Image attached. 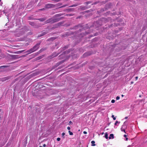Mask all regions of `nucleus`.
I'll list each match as a JSON object with an SVG mask.
<instances>
[{"mask_svg":"<svg viewBox=\"0 0 147 147\" xmlns=\"http://www.w3.org/2000/svg\"><path fill=\"white\" fill-rule=\"evenodd\" d=\"M40 44V42L37 43L32 48L27 51L26 53H28L27 54H28L35 52L38 49Z\"/></svg>","mask_w":147,"mask_h":147,"instance_id":"obj_1","label":"nucleus"},{"mask_svg":"<svg viewBox=\"0 0 147 147\" xmlns=\"http://www.w3.org/2000/svg\"><path fill=\"white\" fill-rule=\"evenodd\" d=\"M60 18L53 19L52 18H50L45 22V24L51 23H53L57 22L60 20Z\"/></svg>","mask_w":147,"mask_h":147,"instance_id":"obj_2","label":"nucleus"},{"mask_svg":"<svg viewBox=\"0 0 147 147\" xmlns=\"http://www.w3.org/2000/svg\"><path fill=\"white\" fill-rule=\"evenodd\" d=\"M54 4L52 3H48L46 4L45 8L46 9H49L54 7Z\"/></svg>","mask_w":147,"mask_h":147,"instance_id":"obj_3","label":"nucleus"},{"mask_svg":"<svg viewBox=\"0 0 147 147\" xmlns=\"http://www.w3.org/2000/svg\"><path fill=\"white\" fill-rule=\"evenodd\" d=\"M62 4L61 3H59L56 4H54V7H58L59 6H61L62 5Z\"/></svg>","mask_w":147,"mask_h":147,"instance_id":"obj_4","label":"nucleus"},{"mask_svg":"<svg viewBox=\"0 0 147 147\" xmlns=\"http://www.w3.org/2000/svg\"><path fill=\"white\" fill-rule=\"evenodd\" d=\"M59 54L58 53H53L51 57H52V58L54 57L57 56Z\"/></svg>","mask_w":147,"mask_h":147,"instance_id":"obj_5","label":"nucleus"},{"mask_svg":"<svg viewBox=\"0 0 147 147\" xmlns=\"http://www.w3.org/2000/svg\"><path fill=\"white\" fill-rule=\"evenodd\" d=\"M46 19V18H42L38 19H36L37 20H39L41 22H43Z\"/></svg>","mask_w":147,"mask_h":147,"instance_id":"obj_6","label":"nucleus"},{"mask_svg":"<svg viewBox=\"0 0 147 147\" xmlns=\"http://www.w3.org/2000/svg\"><path fill=\"white\" fill-rule=\"evenodd\" d=\"M114 138V135L113 134H111L110 135L109 137V139H113Z\"/></svg>","mask_w":147,"mask_h":147,"instance_id":"obj_7","label":"nucleus"},{"mask_svg":"<svg viewBox=\"0 0 147 147\" xmlns=\"http://www.w3.org/2000/svg\"><path fill=\"white\" fill-rule=\"evenodd\" d=\"M91 143L92 144V146H94L96 145V144H95V142L94 141H92L91 142Z\"/></svg>","mask_w":147,"mask_h":147,"instance_id":"obj_8","label":"nucleus"},{"mask_svg":"<svg viewBox=\"0 0 147 147\" xmlns=\"http://www.w3.org/2000/svg\"><path fill=\"white\" fill-rule=\"evenodd\" d=\"M29 23L30 25L32 26H34V23L33 22H29Z\"/></svg>","mask_w":147,"mask_h":147,"instance_id":"obj_9","label":"nucleus"},{"mask_svg":"<svg viewBox=\"0 0 147 147\" xmlns=\"http://www.w3.org/2000/svg\"><path fill=\"white\" fill-rule=\"evenodd\" d=\"M63 24V22H59V23H57L56 24V25L57 26H60L62 24Z\"/></svg>","mask_w":147,"mask_h":147,"instance_id":"obj_10","label":"nucleus"},{"mask_svg":"<svg viewBox=\"0 0 147 147\" xmlns=\"http://www.w3.org/2000/svg\"><path fill=\"white\" fill-rule=\"evenodd\" d=\"M47 33V32H43L42 33V34H41L40 36H39V37L41 36H43L45 35V34H46Z\"/></svg>","mask_w":147,"mask_h":147,"instance_id":"obj_11","label":"nucleus"},{"mask_svg":"<svg viewBox=\"0 0 147 147\" xmlns=\"http://www.w3.org/2000/svg\"><path fill=\"white\" fill-rule=\"evenodd\" d=\"M28 20H36V19L33 18H32V17H28Z\"/></svg>","mask_w":147,"mask_h":147,"instance_id":"obj_12","label":"nucleus"},{"mask_svg":"<svg viewBox=\"0 0 147 147\" xmlns=\"http://www.w3.org/2000/svg\"><path fill=\"white\" fill-rule=\"evenodd\" d=\"M105 137L106 139L108 138V134L107 133H106L105 134Z\"/></svg>","mask_w":147,"mask_h":147,"instance_id":"obj_13","label":"nucleus"},{"mask_svg":"<svg viewBox=\"0 0 147 147\" xmlns=\"http://www.w3.org/2000/svg\"><path fill=\"white\" fill-rule=\"evenodd\" d=\"M78 5V4H73V5H71L70 6V7H76V6H77Z\"/></svg>","mask_w":147,"mask_h":147,"instance_id":"obj_14","label":"nucleus"},{"mask_svg":"<svg viewBox=\"0 0 147 147\" xmlns=\"http://www.w3.org/2000/svg\"><path fill=\"white\" fill-rule=\"evenodd\" d=\"M67 6V5H62L61 6H60L58 8H62V7H65L66 6Z\"/></svg>","mask_w":147,"mask_h":147,"instance_id":"obj_15","label":"nucleus"},{"mask_svg":"<svg viewBox=\"0 0 147 147\" xmlns=\"http://www.w3.org/2000/svg\"><path fill=\"white\" fill-rule=\"evenodd\" d=\"M68 48V46H67L64 47L63 48V50H65L66 49H67Z\"/></svg>","mask_w":147,"mask_h":147,"instance_id":"obj_16","label":"nucleus"},{"mask_svg":"<svg viewBox=\"0 0 147 147\" xmlns=\"http://www.w3.org/2000/svg\"><path fill=\"white\" fill-rule=\"evenodd\" d=\"M52 1L55 2H58L60 1L61 0H52Z\"/></svg>","mask_w":147,"mask_h":147,"instance_id":"obj_17","label":"nucleus"},{"mask_svg":"<svg viewBox=\"0 0 147 147\" xmlns=\"http://www.w3.org/2000/svg\"><path fill=\"white\" fill-rule=\"evenodd\" d=\"M121 131H123L125 133H126L125 131V129H123L122 127H121Z\"/></svg>","mask_w":147,"mask_h":147,"instance_id":"obj_18","label":"nucleus"},{"mask_svg":"<svg viewBox=\"0 0 147 147\" xmlns=\"http://www.w3.org/2000/svg\"><path fill=\"white\" fill-rule=\"evenodd\" d=\"M74 15V14H67L66 15V16H72Z\"/></svg>","mask_w":147,"mask_h":147,"instance_id":"obj_19","label":"nucleus"},{"mask_svg":"<svg viewBox=\"0 0 147 147\" xmlns=\"http://www.w3.org/2000/svg\"><path fill=\"white\" fill-rule=\"evenodd\" d=\"M111 117H112V118H113V119L114 120H116V117H114V115H112V116H111Z\"/></svg>","mask_w":147,"mask_h":147,"instance_id":"obj_20","label":"nucleus"},{"mask_svg":"<svg viewBox=\"0 0 147 147\" xmlns=\"http://www.w3.org/2000/svg\"><path fill=\"white\" fill-rule=\"evenodd\" d=\"M69 134L70 135H73V133L70 131H69Z\"/></svg>","mask_w":147,"mask_h":147,"instance_id":"obj_21","label":"nucleus"},{"mask_svg":"<svg viewBox=\"0 0 147 147\" xmlns=\"http://www.w3.org/2000/svg\"><path fill=\"white\" fill-rule=\"evenodd\" d=\"M65 133L63 132L62 133V137L63 138H64L65 137L64 136L65 135Z\"/></svg>","mask_w":147,"mask_h":147,"instance_id":"obj_22","label":"nucleus"},{"mask_svg":"<svg viewBox=\"0 0 147 147\" xmlns=\"http://www.w3.org/2000/svg\"><path fill=\"white\" fill-rule=\"evenodd\" d=\"M68 10L69 11H74V9L73 8H70L68 9Z\"/></svg>","mask_w":147,"mask_h":147,"instance_id":"obj_23","label":"nucleus"},{"mask_svg":"<svg viewBox=\"0 0 147 147\" xmlns=\"http://www.w3.org/2000/svg\"><path fill=\"white\" fill-rule=\"evenodd\" d=\"M120 122H118L117 121H116L115 124V125H117V123H120Z\"/></svg>","mask_w":147,"mask_h":147,"instance_id":"obj_24","label":"nucleus"},{"mask_svg":"<svg viewBox=\"0 0 147 147\" xmlns=\"http://www.w3.org/2000/svg\"><path fill=\"white\" fill-rule=\"evenodd\" d=\"M92 2L91 1H88V2H86V3L87 4H88L89 3H91Z\"/></svg>","mask_w":147,"mask_h":147,"instance_id":"obj_25","label":"nucleus"},{"mask_svg":"<svg viewBox=\"0 0 147 147\" xmlns=\"http://www.w3.org/2000/svg\"><path fill=\"white\" fill-rule=\"evenodd\" d=\"M45 10V9L44 8L40 9H39V11H42V10Z\"/></svg>","mask_w":147,"mask_h":147,"instance_id":"obj_26","label":"nucleus"},{"mask_svg":"<svg viewBox=\"0 0 147 147\" xmlns=\"http://www.w3.org/2000/svg\"><path fill=\"white\" fill-rule=\"evenodd\" d=\"M120 98V97L119 96H117L116 98V99L117 100H119Z\"/></svg>","mask_w":147,"mask_h":147,"instance_id":"obj_27","label":"nucleus"},{"mask_svg":"<svg viewBox=\"0 0 147 147\" xmlns=\"http://www.w3.org/2000/svg\"><path fill=\"white\" fill-rule=\"evenodd\" d=\"M61 140V139L60 138H57V141H59Z\"/></svg>","mask_w":147,"mask_h":147,"instance_id":"obj_28","label":"nucleus"},{"mask_svg":"<svg viewBox=\"0 0 147 147\" xmlns=\"http://www.w3.org/2000/svg\"><path fill=\"white\" fill-rule=\"evenodd\" d=\"M61 15L60 14H59L56 15V16H61Z\"/></svg>","mask_w":147,"mask_h":147,"instance_id":"obj_29","label":"nucleus"},{"mask_svg":"<svg viewBox=\"0 0 147 147\" xmlns=\"http://www.w3.org/2000/svg\"><path fill=\"white\" fill-rule=\"evenodd\" d=\"M111 102L112 103H114L115 102V100H112Z\"/></svg>","mask_w":147,"mask_h":147,"instance_id":"obj_30","label":"nucleus"},{"mask_svg":"<svg viewBox=\"0 0 147 147\" xmlns=\"http://www.w3.org/2000/svg\"><path fill=\"white\" fill-rule=\"evenodd\" d=\"M83 133L84 134H87V132L86 131H84L83 132Z\"/></svg>","mask_w":147,"mask_h":147,"instance_id":"obj_31","label":"nucleus"},{"mask_svg":"<svg viewBox=\"0 0 147 147\" xmlns=\"http://www.w3.org/2000/svg\"><path fill=\"white\" fill-rule=\"evenodd\" d=\"M67 129L68 130H69L70 129V127H67Z\"/></svg>","mask_w":147,"mask_h":147,"instance_id":"obj_32","label":"nucleus"},{"mask_svg":"<svg viewBox=\"0 0 147 147\" xmlns=\"http://www.w3.org/2000/svg\"><path fill=\"white\" fill-rule=\"evenodd\" d=\"M123 136H124V137L126 138L127 136L126 135V134H125V135H124Z\"/></svg>","mask_w":147,"mask_h":147,"instance_id":"obj_33","label":"nucleus"},{"mask_svg":"<svg viewBox=\"0 0 147 147\" xmlns=\"http://www.w3.org/2000/svg\"><path fill=\"white\" fill-rule=\"evenodd\" d=\"M138 76H137V77H136L135 78H136V80H137V79H138Z\"/></svg>","mask_w":147,"mask_h":147,"instance_id":"obj_34","label":"nucleus"},{"mask_svg":"<svg viewBox=\"0 0 147 147\" xmlns=\"http://www.w3.org/2000/svg\"><path fill=\"white\" fill-rule=\"evenodd\" d=\"M69 124H71L73 123L71 121H69Z\"/></svg>","mask_w":147,"mask_h":147,"instance_id":"obj_35","label":"nucleus"},{"mask_svg":"<svg viewBox=\"0 0 147 147\" xmlns=\"http://www.w3.org/2000/svg\"><path fill=\"white\" fill-rule=\"evenodd\" d=\"M6 67V66H2L0 67Z\"/></svg>","mask_w":147,"mask_h":147,"instance_id":"obj_36","label":"nucleus"},{"mask_svg":"<svg viewBox=\"0 0 147 147\" xmlns=\"http://www.w3.org/2000/svg\"><path fill=\"white\" fill-rule=\"evenodd\" d=\"M46 146V145L45 144H44L43 145V146L45 147Z\"/></svg>","mask_w":147,"mask_h":147,"instance_id":"obj_37","label":"nucleus"},{"mask_svg":"<svg viewBox=\"0 0 147 147\" xmlns=\"http://www.w3.org/2000/svg\"><path fill=\"white\" fill-rule=\"evenodd\" d=\"M128 140V138H127L126 137L125 140L126 141H127Z\"/></svg>","mask_w":147,"mask_h":147,"instance_id":"obj_38","label":"nucleus"},{"mask_svg":"<svg viewBox=\"0 0 147 147\" xmlns=\"http://www.w3.org/2000/svg\"><path fill=\"white\" fill-rule=\"evenodd\" d=\"M24 51V50H22V51H20V53H22V52H23Z\"/></svg>","mask_w":147,"mask_h":147,"instance_id":"obj_39","label":"nucleus"},{"mask_svg":"<svg viewBox=\"0 0 147 147\" xmlns=\"http://www.w3.org/2000/svg\"><path fill=\"white\" fill-rule=\"evenodd\" d=\"M63 61H62L61 62H60L59 63H60V64H61V63H63Z\"/></svg>","mask_w":147,"mask_h":147,"instance_id":"obj_40","label":"nucleus"},{"mask_svg":"<svg viewBox=\"0 0 147 147\" xmlns=\"http://www.w3.org/2000/svg\"><path fill=\"white\" fill-rule=\"evenodd\" d=\"M133 83H134V82H131V84H133Z\"/></svg>","mask_w":147,"mask_h":147,"instance_id":"obj_41","label":"nucleus"},{"mask_svg":"<svg viewBox=\"0 0 147 147\" xmlns=\"http://www.w3.org/2000/svg\"><path fill=\"white\" fill-rule=\"evenodd\" d=\"M127 118H128V117H125V119H127Z\"/></svg>","mask_w":147,"mask_h":147,"instance_id":"obj_42","label":"nucleus"},{"mask_svg":"<svg viewBox=\"0 0 147 147\" xmlns=\"http://www.w3.org/2000/svg\"><path fill=\"white\" fill-rule=\"evenodd\" d=\"M5 78V80H7V78Z\"/></svg>","mask_w":147,"mask_h":147,"instance_id":"obj_43","label":"nucleus"},{"mask_svg":"<svg viewBox=\"0 0 147 147\" xmlns=\"http://www.w3.org/2000/svg\"><path fill=\"white\" fill-rule=\"evenodd\" d=\"M42 51V49H41V50H40V51H39V52L40 51Z\"/></svg>","mask_w":147,"mask_h":147,"instance_id":"obj_44","label":"nucleus"},{"mask_svg":"<svg viewBox=\"0 0 147 147\" xmlns=\"http://www.w3.org/2000/svg\"><path fill=\"white\" fill-rule=\"evenodd\" d=\"M123 96H124V95H123V94H122V95H121V96H122V97H123Z\"/></svg>","mask_w":147,"mask_h":147,"instance_id":"obj_45","label":"nucleus"},{"mask_svg":"<svg viewBox=\"0 0 147 147\" xmlns=\"http://www.w3.org/2000/svg\"><path fill=\"white\" fill-rule=\"evenodd\" d=\"M139 97H141V95H139Z\"/></svg>","mask_w":147,"mask_h":147,"instance_id":"obj_46","label":"nucleus"},{"mask_svg":"<svg viewBox=\"0 0 147 147\" xmlns=\"http://www.w3.org/2000/svg\"><path fill=\"white\" fill-rule=\"evenodd\" d=\"M39 147H42V146H40Z\"/></svg>","mask_w":147,"mask_h":147,"instance_id":"obj_47","label":"nucleus"},{"mask_svg":"<svg viewBox=\"0 0 147 147\" xmlns=\"http://www.w3.org/2000/svg\"><path fill=\"white\" fill-rule=\"evenodd\" d=\"M1 0H0V1H1Z\"/></svg>","mask_w":147,"mask_h":147,"instance_id":"obj_48","label":"nucleus"}]
</instances>
